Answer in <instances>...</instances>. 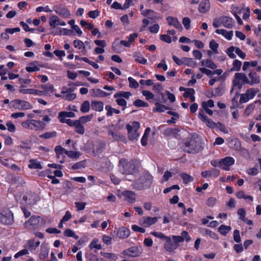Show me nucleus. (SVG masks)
<instances>
[{
  "label": "nucleus",
  "mask_w": 261,
  "mask_h": 261,
  "mask_svg": "<svg viewBox=\"0 0 261 261\" xmlns=\"http://www.w3.org/2000/svg\"><path fill=\"white\" fill-rule=\"evenodd\" d=\"M118 167L119 171L124 175H135L139 171V167L134 160L128 161L125 159H121Z\"/></svg>",
  "instance_id": "obj_1"
},
{
  "label": "nucleus",
  "mask_w": 261,
  "mask_h": 261,
  "mask_svg": "<svg viewBox=\"0 0 261 261\" xmlns=\"http://www.w3.org/2000/svg\"><path fill=\"white\" fill-rule=\"evenodd\" d=\"M153 181V176L148 172L142 173L132 183L133 188L136 190H143L150 188Z\"/></svg>",
  "instance_id": "obj_2"
},
{
  "label": "nucleus",
  "mask_w": 261,
  "mask_h": 261,
  "mask_svg": "<svg viewBox=\"0 0 261 261\" xmlns=\"http://www.w3.org/2000/svg\"><path fill=\"white\" fill-rule=\"evenodd\" d=\"M185 152L189 153H196L202 149L201 143L198 138L191 137L187 140L182 145Z\"/></svg>",
  "instance_id": "obj_3"
},
{
  "label": "nucleus",
  "mask_w": 261,
  "mask_h": 261,
  "mask_svg": "<svg viewBox=\"0 0 261 261\" xmlns=\"http://www.w3.org/2000/svg\"><path fill=\"white\" fill-rule=\"evenodd\" d=\"M248 82L249 79L244 73L237 72L234 75L232 84L234 87L241 89L244 85H248Z\"/></svg>",
  "instance_id": "obj_4"
},
{
  "label": "nucleus",
  "mask_w": 261,
  "mask_h": 261,
  "mask_svg": "<svg viewBox=\"0 0 261 261\" xmlns=\"http://www.w3.org/2000/svg\"><path fill=\"white\" fill-rule=\"evenodd\" d=\"M126 128L128 130V138L131 140H136L140 136L138 129L140 128V123L137 121H134L131 125L127 124Z\"/></svg>",
  "instance_id": "obj_5"
},
{
  "label": "nucleus",
  "mask_w": 261,
  "mask_h": 261,
  "mask_svg": "<svg viewBox=\"0 0 261 261\" xmlns=\"http://www.w3.org/2000/svg\"><path fill=\"white\" fill-rule=\"evenodd\" d=\"M45 124L40 120H29L22 122L21 125L27 129L39 130L44 128Z\"/></svg>",
  "instance_id": "obj_6"
},
{
  "label": "nucleus",
  "mask_w": 261,
  "mask_h": 261,
  "mask_svg": "<svg viewBox=\"0 0 261 261\" xmlns=\"http://www.w3.org/2000/svg\"><path fill=\"white\" fill-rule=\"evenodd\" d=\"M33 108L32 105L29 102L20 99H15L10 101V108L18 109L19 110H27Z\"/></svg>",
  "instance_id": "obj_7"
},
{
  "label": "nucleus",
  "mask_w": 261,
  "mask_h": 261,
  "mask_svg": "<svg viewBox=\"0 0 261 261\" xmlns=\"http://www.w3.org/2000/svg\"><path fill=\"white\" fill-rule=\"evenodd\" d=\"M259 91V90L258 88L248 89L245 93L240 95V102L242 103L248 102L249 100L253 99Z\"/></svg>",
  "instance_id": "obj_8"
},
{
  "label": "nucleus",
  "mask_w": 261,
  "mask_h": 261,
  "mask_svg": "<svg viewBox=\"0 0 261 261\" xmlns=\"http://www.w3.org/2000/svg\"><path fill=\"white\" fill-rule=\"evenodd\" d=\"M228 144L229 148L235 150L236 151H240L243 154H249L247 150L242 147L241 141L238 138L229 139L228 141Z\"/></svg>",
  "instance_id": "obj_9"
},
{
  "label": "nucleus",
  "mask_w": 261,
  "mask_h": 261,
  "mask_svg": "<svg viewBox=\"0 0 261 261\" xmlns=\"http://www.w3.org/2000/svg\"><path fill=\"white\" fill-rule=\"evenodd\" d=\"M198 117L201 121L205 123L207 127L211 128H216L217 127L218 125H221L220 122L215 123L212 119L208 118L202 110H199Z\"/></svg>",
  "instance_id": "obj_10"
},
{
  "label": "nucleus",
  "mask_w": 261,
  "mask_h": 261,
  "mask_svg": "<svg viewBox=\"0 0 261 261\" xmlns=\"http://www.w3.org/2000/svg\"><path fill=\"white\" fill-rule=\"evenodd\" d=\"M41 218L39 216H32L24 224V227L29 230H34L38 228Z\"/></svg>",
  "instance_id": "obj_11"
},
{
  "label": "nucleus",
  "mask_w": 261,
  "mask_h": 261,
  "mask_svg": "<svg viewBox=\"0 0 261 261\" xmlns=\"http://www.w3.org/2000/svg\"><path fill=\"white\" fill-rule=\"evenodd\" d=\"M235 160L231 156H227L219 161V166L223 170L228 171L230 167L234 164Z\"/></svg>",
  "instance_id": "obj_12"
},
{
  "label": "nucleus",
  "mask_w": 261,
  "mask_h": 261,
  "mask_svg": "<svg viewBox=\"0 0 261 261\" xmlns=\"http://www.w3.org/2000/svg\"><path fill=\"white\" fill-rule=\"evenodd\" d=\"M142 252L141 246H133L125 250L122 252L123 254L132 257L139 256Z\"/></svg>",
  "instance_id": "obj_13"
},
{
  "label": "nucleus",
  "mask_w": 261,
  "mask_h": 261,
  "mask_svg": "<svg viewBox=\"0 0 261 261\" xmlns=\"http://www.w3.org/2000/svg\"><path fill=\"white\" fill-rule=\"evenodd\" d=\"M53 10L57 14L64 18H68L70 16L69 11L61 5L55 6L53 7Z\"/></svg>",
  "instance_id": "obj_14"
},
{
  "label": "nucleus",
  "mask_w": 261,
  "mask_h": 261,
  "mask_svg": "<svg viewBox=\"0 0 261 261\" xmlns=\"http://www.w3.org/2000/svg\"><path fill=\"white\" fill-rule=\"evenodd\" d=\"M0 222L6 225H11L14 222L13 214L10 211L5 214L0 213Z\"/></svg>",
  "instance_id": "obj_15"
},
{
  "label": "nucleus",
  "mask_w": 261,
  "mask_h": 261,
  "mask_svg": "<svg viewBox=\"0 0 261 261\" xmlns=\"http://www.w3.org/2000/svg\"><path fill=\"white\" fill-rule=\"evenodd\" d=\"M249 82L248 85L252 86L260 83V79L254 70L250 71L248 74Z\"/></svg>",
  "instance_id": "obj_16"
},
{
  "label": "nucleus",
  "mask_w": 261,
  "mask_h": 261,
  "mask_svg": "<svg viewBox=\"0 0 261 261\" xmlns=\"http://www.w3.org/2000/svg\"><path fill=\"white\" fill-rule=\"evenodd\" d=\"M115 127L116 126L114 127L113 129H110L108 131L109 135L112 136L113 138L116 141H121L124 143H126L125 137L117 132Z\"/></svg>",
  "instance_id": "obj_17"
},
{
  "label": "nucleus",
  "mask_w": 261,
  "mask_h": 261,
  "mask_svg": "<svg viewBox=\"0 0 261 261\" xmlns=\"http://www.w3.org/2000/svg\"><path fill=\"white\" fill-rule=\"evenodd\" d=\"M49 253L48 244L46 243H42L40 247V251L38 255L39 259L44 260L47 257Z\"/></svg>",
  "instance_id": "obj_18"
},
{
  "label": "nucleus",
  "mask_w": 261,
  "mask_h": 261,
  "mask_svg": "<svg viewBox=\"0 0 261 261\" xmlns=\"http://www.w3.org/2000/svg\"><path fill=\"white\" fill-rule=\"evenodd\" d=\"M122 195L124 197L125 200L128 202L133 203L136 200V193L132 191L125 190L122 192Z\"/></svg>",
  "instance_id": "obj_19"
},
{
  "label": "nucleus",
  "mask_w": 261,
  "mask_h": 261,
  "mask_svg": "<svg viewBox=\"0 0 261 261\" xmlns=\"http://www.w3.org/2000/svg\"><path fill=\"white\" fill-rule=\"evenodd\" d=\"M23 199L29 204L33 205L39 200V197L34 193H30L24 196Z\"/></svg>",
  "instance_id": "obj_20"
},
{
  "label": "nucleus",
  "mask_w": 261,
  "mask_h": 261,
  "mask_svg": "<svg viewBox=\"0 0 261 261\" xmlns=\"http://www.w3.org/2000/svg\"><path fill=\"white\" fill-rule=\"evenodd\" d=\"M72 91L73 90L71 88H67L66 90H62L61 93L63 94L62 98L68 101L74 99L76 95L75 93H72Z\"/></svg>",
  "instance_id": "obj_21"
},
{
  "label": "nucleus",
  "mask_w": 261,
  "mask_h": 261,
  "mask_svg": "<svg viewBox=\"0 0 261 261\" xmlns=\"http://www.w3.org/2000/svg\"><path fill=\"white\" fill-rule=\"evenodd\" d=\"M158 221L156 217H146L141 220V224L144 227H147L154 224Z\"/></svg>",
  "instance_id": "obj_22"
},
{
  "label": "nucleus",
  "mask_w": 261,
  "mask_h": 261,
  "mask_svg": "<svg viewBox=\"0 0 261 261\" xmlns=\"http://www.w3.org/2000/svg\"><path fill=\"white\" fill-rule=\"evenodd\" d=\"M166 20L169 25L174 27L179 31H181L182 30V25L177 18L168 16L167 17Z\"/></svg>",
  "instance_id": "obj_23"
},
{
  "label": "nucleus",
  "mask_w": 261,
  "mask_h": 261,
  "mask_svg": "<svg viewBox=\"0 0 261 261\" xmlns=\"http://www.w3.org/2000/svg\"><path fill=\"white\" fill-rule=\"evenodd\" d=\"M178 247V245L172 241L171 238L169 237L165 241L164 244L165 249L168 252H172Z\"/></svg>",
  "instance_id": "obj_24"
},
{
  "label": "nucleus",
  "mask_w": 261,
  "mask_h": 261,
  "mask_svg": "<svg viewBox=\"0 0 261 261\" xmlns=\"http://www.w3.org/2000/svg\"><path fill=\"white\" fill-rule=\"evenodd\" d=\"M210 9L209 0H202L198 7V11L201 13H206Z\"/></svg>",
  "instance_id": "obj_25"
},
{
  "label": "nucleus",
  "mask_w": 261,
  "mask_h": 261,
  "mask_svg": "<svg viewBox=\"0 0 261 261\" xmlns=\"http://www.w3.org/2000/svg\"><path fill=\"white\" fill-rule=\"evenodd\" d=\"M222 25L226 28L231 29L234 25V21L230 17L223 16H222Z\"/></svg>",
  "instance_id": "obj_26"
},
{
  "label": "nucleus",
  "mask_w": 261,
  "mask_h": 261,
  "mask_svg": "<svg viewBox=\"0 0 261 261\" xmlns=\"http://www.w3.org/2000/svg\"><path fill=\"white\" fill-rule=\"evenodd\" d=\"M90 94L91 96L94 97H104L111 94V93H108L100 89H93L90 91Z\"/></svg>",
  "instance_id": "obj_27"
},
{
  "label": "nucleus",
  "mask_w": 261,
  "mask_h": 261,
  "mask_svg": "<svg viewBox=\"0 0 261 261\" xmlns=\"http://www.w3.org/2000/svg\"><path fill=\"white\" fill-rule=\"evenodd\" d=\"M220 174V171L217 169L213 168L210 170L205 171L201 173V176L206 178L207 177H217Z\"/></svg>",
  "instance_id": "obj_28"
},
{
  "label": "nucleus",
  "mask_w": 261,
  "mask_h": 261,
  "mask_svg": "<svg viewBox=\"0 0 261 261\" xmlns=\"http://www.w3.org/2000/svg\"><path fill=\"white\" fill-rule=\"evenodd\" d=\"M74 47L75 48L81 50V52L83 55H86L87 53V50L86 49V46L85 43L80 40H75L73 42Z\"/></svg>",
  "instance_id": "obj_29"
},
{
  "label": "nucleus",
  "mask_w": 261,
  "mask_h": 261,
  "mask_svg": "<svg viewBox=\"0 0 261 261\" xmlns=\"http://www.w3.org/2000/svg\"><path fill=\"white\" fill-rule=\"evenodd\" d=\"M179 130L177 127L168 128L164 130L163 135L168 137H177Z\"/></svg>",
  "instance_id": "obj_30"
},
{
  "label": "nucleus",
  "mask_w": 261,
  "mask_h": 261,
  "mask_svg": "<svg viewBox=\"0 0 261 261\" xmlns=\"http://www.w3.org/2000/svg\"><path fill=\"white\" fill-rule=\"evenodd\" d=\"M130 235L129 230L124 227L119 228L117 232V236L121 239L127 238Z\"/></svg>",
  "instance_id": "obj_31"
},
{
  "label": "nucleus",
  "mask_w": 261,
  "mask_h": 261,
  "mask_svg": "<svg viewBox=\"0 0 261 261\" xmlns=\"http://www.w3.org/2000/svg\"><path fill=\"white\" fill-rule=\"evenodd\" d=\"M217 34H221L226 39L230 40L233 36V31H227L224 29H217L215 31Z\"/></svg>",
  "instance_id": "obj_32"
},
{
  "label": "nucleus",
  "mask_w": 261,
  "mask_h": 261,
  "mask_svg": "<svg viewBox=\"0 0 261 261\" xmlns=\"http://www.w3.org/2000/svg\"><path fill=\"white\" fill-rule=\"evenodd\" d=\"M30 169H41L43 168L41 163L37 160L32 159L29 161L28 166Z\"/></svg>",
  "instance_id": "obj_33"
},
{
  "label": "nucleus",
  "mask_w": 261,
  "mask_h": 261,
  "mask_svg": "<svg viewBox=\"0 0 261 261\" xmlns=\"http://www.w3.org/2000/svg\"><path fill=\"white\" fill-rule=\"evenodd\" d=\"M55 151L56 152V155H62V159L60 160L59 162L61 163H63L64 161V158H65L64 154H66L67 150L61 146H57L55 147Z\"/></svg>",
  "instance_id": "obj_34"
},
{
  "label": "nucleus",
  "mask_w": 261,
  "mask_h": 261,
  "mask_svg": "<svg viewBox=\"0 0 261 261\" xmlns=\"http://www.w3.org/2000/svg\"><path fill=\"white\" fill-rule=\"evenodd\" d=\"M104 104L102 102L99 101H93L91 102V108L93 110L101 112L103 109Z\"/></svg>",
  "instance_id": "obj_35"
},
{
  "label": "nucleus",
  "mask_w": 261,
  "mask_h": 261,
  "mask_svg": "<svg viewBox=\"0 0 261 261\" xmlns=\"http://www.w3.org/2000/svg\"><path fill=\"white\" fill-rule=\"evenodd\" d=\"M98 243L99 240L97 238H94L89 245V248L91 250L95 249L96 250H95L94 252H96L97 250L101 249L102 247L101 244Z\"/></svg>",
  "instance_id": "obj_36"
},
{
  "label": "nucleus",
  "mask_w": 261,
  "mask_h": 261,
  "mask_svg": "<svg viewBox=\"0 0 261 261\" xmlns=\"http://www.w3.org/2000/svg\"><path fill=\"white\" fill-rule=\"evenodd\" d=\"M26 70L29 72L39 71L40 70L39 65L37 61L32 62L29 66L25 68Z\"/></svg>",
  "instance_id": "obj_37"
},
{
  "label": "nucleus",
  "mask_w": 261,
  "mask_h": 261,
  "mask_svg": "<svg viewBox=\"0 0 261 261\" xmlns=\"http://www.w3.org/2000/svg\"><path fill=\"white\" fill-rule=\"evenodd\" d=\"M201 64L202 66H205L212 69H215L217 67V65L211 60L209 59L202 60L201 62Z\"/></svg>",
  "instance_id": "obj_38"
},
{
  "label": "nucleus",
  "mask_w": 261,
  "mask_h": 261,
  "mask_svg": "<svg viewBox=\"0 0 261 261\" xmlns=\"http://www.w3.org/2000/svg\"><path fill=\"white\" fill-rule=\"evenodd\" d=\"M74 127L75 132L80 134L83 135L85 133V128L82 125L81 122L78 120H75V123L73 126Z\"/></svg>",
  "instance_id": "obj_39"
},
{
  "label": "nucleus",
  "mask_w": 261,
  "mask_h": 261,
  "mask_svg": "<svg viewBox=\"0 0 261 261\" xmlns=\"http://www.w3.org/2000/svg\"><path fill=\"white\" fill-rule=\"evenodd\" d=\"M60 19L56 15H52L49 18V24L51 28H56L59 25Z\"/></svg>",
  "instance_id": "obj_40"
},
{
  "label": "nucleus",
  "mask_w": 261,
  "mask_h": 261,
  "mask_svg": "<svg viewBox=\"0 0 261 261\" xmlns=\"http://www.w3.org/2000/svg\"><path fill=\"white\" fill-rule=\"evenodd\" d=\"M130 96H132V93L130 92L121 91L115 94L114 97L129 99Z\"/></svg>",
  "instance_id": "obj_41"
},
{
  "label": "nucleus",
  "mask_w": 261,
  "mask_h": 261,
  "mask_svg": "<svg viewBox=\"0 0 261 261\" xmlns=\"http://www.w3.org/2000/svg\"><path fill=\"white\" fill-rule=\"evenodd\" d=\"M231 227L230 226L221 225L218 228V231L223 236H226L230 230Z\"/></svg>",
  "instance_id": "obj_42"
},
{
  "label": "nucleus",
  "mask_w": 261,
  "mask_h": 261,
  "mask_svg": "<svg viewBox=\"0 0 261 261\" xmlns=\"http://www.w3.org/2000/svg\"><path fill=\"white\" fill-rule=\"evenodd\" d=\"M184 64L192 67L194 68L196 67L197 66L196 62L194 61V60L192 58H184Z\"/></svg>",
  "instance_id": "obj_43"
},
{
  "label": "nucleus",
  "mask_w": 261,
  "mask_h": 261,
  "mask_svg": "<svg viewBox=\"0 0 261 261\" xmlns=\"http://www.w3.org/2000/svg\"><path fill=\"white\" fill-rule=\"evenodd\" d=\"M155 107L153 109V111L154 112H163L166 110H168V108L160 103L158 102H156L155 103Z\"/></svg>",
  "instance_id": "obj_44"
},
{
  "label": "nucleus",
  "mask_w": 261,
  "mask_h": 261,
  "mask_svg": "<svg viewBox=\"0 0 261 261\" xmlns=\"http://www.w3.org/2000/svg\"><path fill=\"white\" fill-rule=\"evenodd\" d=\"M180 177L183 180V182L186 184L192 182L194 180V178L192 176L185 173H181Z\"/></svg>",
  "instance_id": "obj_45"
},
{
  "label": "nucleus",
  "mask_w": 261,
  "mask_h": 261,
  "mask_svg": "<svg viewBox=\"0 0 261 261\" xmlns=\"http://www.w3.org/2000/svg\"><path fill=\"white\" fill-rule=\"evenodd\" d=\"M242 66V62L238 60H234L232 63V67L230 69V71H238L240 70Z\"/></svg>",
  "instance_id": "obj_46"
},
{
  "label": "nucleus",
  "mask_w": 261,
  "mask_h": 261,
  "mask_svg": "<svg viewBox=\"0 0 261 261\" xmlns=\"http://www.w3.org/2000/svg\"><path fill=\"white\" fill-rule=\"evenodd\" d=\"M255 107V106L254 103H251L245 109L244 112V115L246 117L249 116L254 110Z\"/></svg>",
  "instance_id": "obj_47"
},
{
  "label": "nucleus",
  "mask_w": 261,
  "mask_h": 261,
  "mask_svg": "<svg viewBox=\"0 0 261 261\" xmlns=\"http://www.w3.org/2000/svg\"><path fill=\"white\" fill-rule=\"evenodd\" d=\"M90 108V102L88 101H85L82 104L80 110L84 113H87L89 111Z\"/></svg>",
  "instance_id": "obj_48"
},
{
  "label": "nucleus",
  "mask_w": 261,
  "mask_h": 261,
  "mask_svg": "<svg viewBox=\"0 0 261 261\" xmlns=\"http://www.w3.org/2000/svg\"><path fill=\"white\" fill-rule=\"evenodd\" d=\"M100 254L106 258L110 259L113 260H116L118 258L117 255L113 253L101 252Z\"/></svg>",
  "instance_id": "obj_49"
},
{
  "label": "nucleus",
  "mask_w": 261,
  "mask_h": 261,
  "mask_svg": "<svg viewBox=\"0 0 261 261\" xmlns=\"http://www.w3.org/2000/svg\"><path fill=\"white\" fill-rule=\"evenodd\" d=\"M135 60L136 62L142 64H146L147 63V60L144 58L142 56L139 54H136L134 55Z\"/></svg>",
  "instance_id": "obj_50"
},
{
  "label": "nucleus",
  "mask_w": 261,
  "mask_h": 261,
  "mask_svg": "<svg viewBox=\"0 0 261 261\" xmlns=\"http://www.w3.org/2000/svg\"><path fill=\"white\" fill-rule=\"evenodd\" d=\"M81 153L78 151H67L66 152V155H67L69 158L71 159H77L80 155Z\"/></svg>",
  "instance_id": "obj_51"
},
{
  "label": "nucleus",
  "mask_w": 261,
  "mask_h": 261,
  "mask_svg": "<svg viewBox=\"0 0 261 261\" xmlns=\"http://www.w3.org/2000/svg\"><path fill=\"white\" fill-rule=\"evenodd\" d=\"M57 136V133L55 131H53L51 132H46L43 134L40 135L39 136L40 138H44V139H49L51 138L55 137Z\"/></svg>",
  "instance_id": "obj_52"
},
{
  "label": "nucleus",
  "mask_w": 261,
  "mask_h": 261,
  "mask_svg": "<svg viewBox=\"0 0 261 261\" xmlns=\"http://www.w3.org/2000/svg\"><path fill=\"white\" fill-rule=\"evenodd\" d=\"M235 46H231L227 48L226 54L231 59H234L236 57L235 53Z\"/></svg>",
  "instance_id": "obj_53"
},
{
  "label": "nucleus",
  "mask_w": 261,
  "mask_h": 261,
  "mask_svg": "<svg viewBox=\"0 0 261 261\" xmlns=\"http://www.w3.org/2000/svg\"><path fill=\"white\" fill-rule=\"evenodd\" d=\"M128 81L129 82V86L130 88L136 89L139 87L138 83L133 77H129L128 78Z\"/></svg>",
  "instance_id": "obj_54"
},
{
  "label": "nucleus",
  "mask_w": 261,
  "mask_h": 261,
  "mask_svg": "<svg viewBox=\"0 0 261 261\" xmlns=\"http://www.w3.org/2000/svg\"><path fill=\"white\" fill-rule=\"evenodd\" d=\"M201 106L202 108H213L214 107V101L212 99H209L206 101H203Z\"/></svg>",
  "instance_id": "obj_55"
},
{
  "label": "nucleus",
  "mask_w": 261,
  "mask_h": 261,
  "mask_svg": "<svg viewBox=\"0 0 261 261\" xmlns=\"http://www.w3.org/2000/svg\"><path fill=\"white\" fill-rule=\"evenodd\" d=\"M134 105L137 107H147L148 105L147 102H145L142 100L137 99L134 102Z\"/></svg>",
  "instance_id": "obj_56"
},
{
  "label": "nucleus",
  "mask_w": 261,
  "mask_h": 261,
  "mask_svg": "<svg viewBox=\"0 0 261 261\" xmlns=\"http://www.w3.org/2000/svg\"><path fill=\"white\" fill-rule=\"evenodd\" d=\"M64 234L67 237H72L76 240L78 239V238H79V237L75 234L74 232L70 229H67L64 231Z\"/></svg>",
  "instance_id": "obj_57"
},
{
  "label": "nucleus",
  "mask_w": 261,
  "mask_h": 261,
  "mask_svg": "<svg viewBox=\"0 0 261 261\" xmlns=\"http://www.w3.org/2000/svg\"><path fill=\"white\" fill-rule=\"evenodd\" d=\"M151 234L153 236L160 238L164 241H166L167 239L169 237L168 236H165L164 233L160 232H151Z\"/></svg>",
  "instance_id": "obj_58"
},
{
  "label": "nucleus",
  "mask_w": 261,
  "mask_h": 261,
  "mask_svg": "<svg viewBox=\"0 0 261 261\" xmlns=\"http://www.w3.org/2000/svg\"><path fill=\"white\" fill-rule=\"evenodd\" d=\"M115 98L116 99V102L117 104L119 106L123 107L124 108L123 109V110H124L126 107V105H127L126 101L125 99H124V98Z\"/></svg>",
  "instance_id": "obj_59"
},
{
  "label": "nucleus",
  "mask_w": 261,
  "mask_h": 261,
  "mask_svg": "<svg viewBox=\"0 0 261 261\" xmlns=\"http://www.w3.org/2000/svg\"><path fill=\"white\" fill-rule=\"evenodd\" d=\"M213 25L215 28H219L222 25V16L215 18L213 22Z\"/></svg>",
  "instance_id": "obj_60"
},
{
  "label": "nucleus",
  "mask_w": 261,
  "mask_h": 261,
  "mask_svg": "<svg viewBox=\"0 0 261 261\" xmlns=\"http://www.w3.org/2000/svg\"><path fill=\"white\" fill-rule=\"evenodd\" d=\"M238 215L239 216V219L243 221H245L246 211L244 208H240L238 210Z\"/></svg>",
  "instance_id": "obj_61"
},
{
  "label": "nucleus",
  "mask_w": 261,
  "mask_h": 261,
  "mask_svg": "<svg viewBox=\"0 0 261 261\" xmlns=\"http://www.w3.org/2000/svg\"><path fill=\"white\" fill-rule=\"evenodd\" d=\"M239 95H240L238 94V93H236L234 97L232 99V106L231 107V109H235L238 107L239 104L238 100Z\"/></svg>",
  "instance_id": "obj_62"
},
{
  "label": "nucleus",
  "mask_w": 261,
  "mask_h": 261,
  "mask_svg": "<svg viewBox=\"0 0 261 261\" xmlns=\"http://www.w3.org/2000/svg\"><path fill=\"white\" fill-rule=\"evenodd\" d=\"M93 117V115L90 114L85 116H82L80 118L79 121L81 123H86L90 121Z\"/></svg>",
  "instance_id": "obj_63"
},
{
  "label": "nucleus",
  "mask_w": 261,
  "mask_h": 261,
  "mask_svg": "<svg viewBox=\"0 0 261 261\" xmlns=\"http://www.w3.org/2000/svg\"><path fill=\"white\" fill-rule=\"evenodd\" d=\"M233 238L234 241L237 243H240L241 241L240 231L238 229H235L233 231Z\"/></svg>",
  "instance_id": "obj_64"
}]
</instances>
